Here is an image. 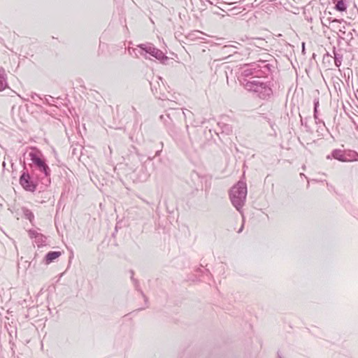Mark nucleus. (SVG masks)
<instances>
[{
	"label": "nucleus",
	"instance_id": "obj_1",
	"mask_svg": "<svg viewBox=\"0 0 358 358\" xmlns=\"http://www.w3.org/2000/svg\"><path fill=\"white\" fill-rule=\"evenodd\" d=\"M268 65L266 64V61H259V64H246L240 69V80L241 83L245 79L250 80L261 78L268 71Z\"/></svg>",
	"mask_w": 358,
	"mask_h": 358
},
{
	"label": "nucleus",
	"instance_id": "obj_2",
	"mask_svg": "<svg viewBox=\"0 0 358 358\" xmlns=\"http://www.w3.org/2000/svg\"><path fill=\"white\" fill-rule=\"evenodd\" d=\"M242 85L246 90L257 94L262 99H268L273 93L270 86L266 83L263 82L261 78L252 80L245 79L244 81H242Z\"/></svg>",
	"mask_w": 358,
	"mask_h": 358
},
{
	"label": "nucleus",
	"instance_id": "obj_3",
	"mask_svg": "<svg viewBox=\"0 0 358 358\" xmlns=\"http://www.w3.org/2000/svg\"><path fill=\"white\" fill-rule=\"evenodd\" d=\"M247 192L246 184L243 181H239L234 185L229 192V198L232 205L241 213L245 203Z\"/></svg>",
	"mask_w": 358,
	"mask_h": 358
},
{
	"label": "nucleus",
	"instance_id": "obj_4",
	"mask_svg": "<svg viewBox=\"0 0 358 358\" xmlns=\"http://www.w3.org/2000/svg\"><path fill=\"white\" fill-rule=\"evenodd\" d=\"M20 183L27 191L34 192L36 186L29 180V176L27 174H22L20 178Z\"/></svg>",
	"mask_w": 358,
	"mask_h": 358
},
{
	"label": "nucleus",
	"instance_id": "obj_5",
	"mask_svg": "<svg viewBox=\"0 0 358 358\" xmlns=\"http://www.w3.org/2000/svg\"><path fill=\"white\" fill-rule=\"evenodd\" d=\"M205 36L206 35L203 32L194 30L189 33L187 38L190 41L205 40Z\"/></svg>",
	"mask_w": 358,
	"mask_h": 358
},
{
	"label": "nucleus",
	"instance_id": "obj_6",
	"mask_svg": "<svg viewBox=\"0 0 358 358\" xmlns=\"http://www.w3.org/2000/svg\"><path fill=\"white\" fill-rule=\"evenodd\" d=\"M158 61L164 65H172L174 63L173 58L166 56L162 51L158 50Z\"/></svg>",
	"mask_w": 358,
	"mask_h": 358
},
{
	"label": "nucleus",
	"instance_id": "obj_7",
	"mask_svg": "<svg viewBox=\"0 0 358 358\" xmlns=\"http://www.w3.org/2000/svg\"><path fill=\"white\" fill-rule=\"evenodd\" d=\"M219 132L222 134L230 135L232 133V127L231 125L224 123L218 122Z\"/></svg>",
	"mask_w": 358,
	"mask_h": 358
},
{
	"label": "nucleus",
	"instance_id": "obj_8",
	"mask_svg": "<svg viewBox=\"0 0 358 358\" xmlns=\"http://www.w3.org/2000/svg\"><path fill=\"white\" fill-rule=\"evenodd\" d=\"M358 160V153L353 150L344 151V162Z\"/></svg>",
	"mask_w": 358,
	"mask_h": 358
},
{
	"label": "nucleus",
	"instance_id": "obj_9",
	"mask_svg": "<svg viewBox=\"0 0 358 358\" xmlns=\"http://www.w3.org/2000/svg\"><path fill=\"white\" fill-rule=\"evenodd\" d=\"M33 162L41 170H43L46 175H48V166L45 164V162L40 157H34L32 159Z\"/></svg>",
	"mask_w": 358,
	"mask_h": 358
},
{
	"label": "nucleus",
	"instance_id": "obj_10",
	"mask_svg": "<svg viewBox=\"0 0 358 358\" xmlns=\"http://www.w3.org/2000/svg\"><path fill=\"white\" fill-rule=\"evenodd\" d=\"M61 256V252L59 251L50 252L47 254L45 257V262L47 264H49L55 259H57Z\"/></svg>",
	"mask_w": 358,
	"mask_h": 358
},
{
	"label": "nucleus",
	"instance_id": "obj_11",
	"mask_svg": "<svg viewBox=\"0 0 358 358\" xmlns=\"http://www.w3.org/2000/svg\"><path fill=\"white\" fill-rule=\"evenodd\" d=\"M332 157L341 162H344V151L341 150H334L331 153Z\"/></svg>",
	"mask_w": 358,
	"mask_h": 358
},
{
	"label": "nucleus",
	"instance_id": "obj_12",
	"mask_svg": "<svg viewBox=\"0 0 358 358\" xmlns=\"http://www.w3.org/2000/svg\"><path fill=\"white\" fill-rule=\"evenodd\" d=\"M6 86L5 71L4 70H0V92L3 91Z\"/></svg>",
	"mask_w": 358,
	"mask_h": 358
},
{
	"label": "nucleus",
	"instance_id": "obj_13",
	"mask_svg": "<svg viewBox=\"0 0 358 358\" xmlns=\"http://www.w3.org/2000/svg\"><path fill=\"white\" fill-rule=\"evenodd\" d=\"M334 62L335 65L337 67H339L341 65V62L343 60V55L341 54L337 53L335 50H334Z\"/></svg>",
	"mask_w": 358,
	"mask_h": 358
},
{
	"label": "nucleus",
	"instance_id": "obj_14",
	"mask_svg": "<svg viewBox=\"0 0 358 358\" xmlns=\"http://www.w3.org/2000/svg\"><path fill=\"white\" fill-rule=\"evenodd\" d=\"M335 8L338 11H345L347 9V6L344 0H339L336 4Z\"/></svg>",
	"mask_w": 358,
	"mask_h": 358
},
{
	"label": "nucleus",
	"instance_id": "obj_15",
	"mask_svg": "<svg viewBox=\"0 0 358 358\" xmlns=\"http://www.w3.org/2000/svg\"><path fill=\"white\" fill-rule=\"evenodd\" d=\"M150 51L146 50V52H147V53H149L151 56H152V57H157V56H156V53H155V50H151V48H150Z\"/></svg>",
	"mask_w": 358,
	"mask_h": 358
},
{
	"label": "nucleus",
	"instance_id": "obj_16",
	"mask_svg": "<svg viewBox=\"0 0 358 358\" xmlns=\"http://www.w3.org/2000/svg\"><path fill=\"white\" fill-rule=\"evenodd\" d=\"M319 106V99H314V108H317Z\"/></svg>",
	"mask_w": 358,
	"mask_h": 358
},
{
	"label": "nucleus",
	"instance_id": "obj_17",
	"mask_svg": "<svg viewBox=\"0 0 358 358\" xmlns=\"http://www.w3.org/2000/svg\"><path fill=\"white\" fill-rule=\"evenodd\" d=\"M317 108H314V114H313L314 119L315 120V123L318 124V122L317 121Z\"/></svg>",
	"mask_w": 358,
	"mask_h": 358
},
{
	"label": "nucleus",
	"instance_id": "obj_18",
	"mask_svg": "<svg viewBox=\"0 0 358 358\" xmlns=\"http://www.w3.org/2000/svg\"><path fill=\"white\" fill-rule=\"evenodd\" d=\"M317 121L318 122V124L321 123V122H323L320 119H319L317 115Z\"/></svg>",
	"mask_w": 358,
	"mask_h": 358
},
{
	"label": "nucleus",
	"instance_id": "obj_19",
	"mask_svg": "<svg viewBox=\"0 0 358 358\" xmlns=\"http://www.w3.org/2000/svg\"><path fill=\"white\" fill-rule=\"evenodd\" d=\"M243 224H242L241 227L240 228V229L238 231V233H241L243 230Z\"/></svg>",
	"mask_w": 358,
	"mask_h": 358
},
{
	"label": "nucleus",
	"instance_id": "obj_20",
	"mask_svg": "<svg viewBox=\"0 0 358 358\" xmlns=\"http://www.w3.org/2000/svg\"><path fill=\"white\" fill-rule=\"evenodd\" d=\"M229 48V46L225 45L222 48V49H223V50H227Z\"/></svg>",
	"mask_w": 358,
	"mask_h": 358
},
{
	"label": "nucleus",
	"instance_id": "obj_21",
	"mask_svg": "<svg viewBox=\"0 0 358 358\" xmlns=\"http://www.w3.org/2000/svg\"><path fill=\"white\" fill-rule=\"evenodd\" d=\"M280 358H281V357H280Z\"/></svg>",
	"mask_w": 358,
	"mask_h": 358
}]
</instances>
